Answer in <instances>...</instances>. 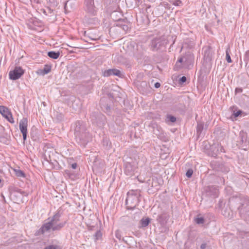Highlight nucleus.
Segmentation results:
<instances>
[{
	"instance_id": "f257e3e1",
	"label": "nucleus",
	"mask_w": 249,
	"mask_h": 249,
	"mask_svg": "<svg viewBox=\"0 0 249 249\" xmlns=\"http://www.w3.org/2000/svg\"><path fill=\"white\" fill-rule=\"evenodd\" d=\"M75 140L80 146L85 147L91 139L87 124L82 121H77L72 125Z\"/></svg>"
},
{
	"instance_id": "f03ea898",
	"label": "nucleus",
	"mask_w": 249,
	"mask_h": 249,
	"mask_svg": "<svg viewBox=\"0 0 249 249\" xmlns=\"http://www.w3.org/2000/svg\"><path fill=\"white\" fill-rule=\"evenodd\" d=\"M230 209H237L240 217L249 222V199L246 197H232L229 201Z\"/></svg>"
},
{
	"instance_id": "7ed1b4c3",
	"label": "nucleus",
	"mask_w": 249,
	"mask_h": 249,
	"mask_svg": "<svg viewBox=\"0 0 249 249\" xmlns=\"http://www.w3.org/2000/svg\"><path fill=\"white\" fill-rule=\"evenodd\" d=\"M140 195L134 191L128 192L126 199L125 204L128 210H134L138 205Z\"/></svg>"
},
{
	"instance_id": "20e7f679",
	"label": "nucleus",
	"mask_w": 249,
	"mask_h": 249,
	"mask_svg": "<svg viewBox=\"0 0 249 249\" xmlns=\"http://www.w3.org/2000/svg\"><path fill=\"white\" fill-rule=\"evenodd\" d=\"M61 216V213L58 211L51 218H49L52 225L53 231H60L67 223V221L60 222Z\"/></svg>"
},
{
	"instance_id": "39448f33",
	"label": "nucleus",
	"mask_w": 249,
	"mask_h": 249,
	"mask_svg": "<svg viewBox=\"0 0 249 249\" xmlns=\"http://www.w3.org/2000/svg\"><path fill=\"white\" fill-rule=\"evenodd\" d=\"M26 195L25 192L18 188L13 187L10 189V199L15 203H18L22 200L23 196Z\"/></svg>"
},
{
	"instance_id": "423d86ee",
	"label": "nucleus",
	"mask_w": 249,
	"mask_h": 249,
	"mask_svg": "<svg viewBox=\"0 0 249 249\" xmlns=\"http://www.w3.org/2000/svg\"><path fill=\"white\" fill-rule=\"evenodd\" d=\"M165 40L161 38H155L151 40L150 47L152 51H157L164 46Z\"/></svg>"
},
{
	"instance_id": "0eeeda50",
	"label": "nucleus",
	"mask_w": 249,
	"mask_h": 249,
	"mask_svg": "<svg viewBox=\"0 0 249 249\" xmlns=\"http://www.w3.org/2000/svg\"><path fill=\"white\" fill-rule=\"evenodd\" d=\"M131 159H128V160L126 161L124 164V173L128 176H132L135 170L136 169V163L135 162H131L130 160Z\"/></svg>"
},
{
	"instance_id": "6e6552de",
	"label": "nucleus",
	"mask_w": 249,
	"mask_h": 249,
	"mask_svg": "<svg viewBox=\"0 0 249 249\" xmlns=\"http://www.w3.org/2000/svg\"><path fill=\"white\" fill-rule=\"evenodd\" d=\"M90 119L93 124L101 126L104 124L105 116L100 113L92 112L90 115Z\"/></svg>"
},
{
	"instance_id": "1a4fd4ad",
	"label": "nucleus",
	"mask_w": 249,
	"mask_h": 249,
	"mask_svg": "<svg viewBox=\"0 0 249 249\" xmlns=\"http://www.w3.org/2000/svg\"><path fill=\"white\" fill-rule=\"evenodd\" d=\"M85 10L90 15L94 16L97 11L94 0H85Z\"/></svg>"
},
{
	"instance_id": "9d476101",
	"label": "nucleus",
	"mask_w": 249,
	"mask_h": 249,
	"mask_svg": "<svg viewBox=\"0 0 249 249\" xmlns=\"http://www.w3.org/2000/svg\"><path fill=\"white\" fill-rule=\"evenodd\" d=\"M24 73V70L20 67H16L9 73V78L13 80L18 79Z\"/></svg>"
},
{
	"instance_id": "9b49d317",
	"label": "nucleus",
	"mask_w": 249,
	"mask_h": 249,
	"mask_svg": "<svg viewBox=\"0 0 249 249\" xmlns=\"http://www.w3.org/2000/svg\"><path fill=\"white\" fill-rule=\"evenodd\" d=\"M28 120L26 118H23L19 122V129L23 136V141L27 139Z\"/></svg>"
},
{
	"instance_id": "f8f14e48",
	"label": "nucleus",
	"mask_w": 249,
	"mask_h": 249,
	"mask_svg": "<svg viewBox=\"0 0 249 249\" xmlns=\"http://www.w3.org/2000/svg\"><path fill=\"white\" fill-rule=\"evenodd\" d=\"M211 165L215 170L218 171H221L223 173H228L230 170L229 168L224 164L220 163L217 161H213L212 162Z\"/></svg>"
},
{
	"instance_id": "ddd939ff",
	"label": "nucleus",
	"mask_w": 249,
	"mask_h": 249,
	"mask_svg": "<svg viewBox=\"0 0 249 249\" xmlns=\"http://www.w3.org/2000/svg\"><path fill=\"white\" fill-rule=\"evenodd\" d=\"M212 152V156L216 157L218 154L220 153L225 152L224 148L219 143H215L213 144L210 148Z\"/></svg>"
},
{
	"instance_id": "4468645a",
	"label": "nucleus",
	"mask_w": 249,
	"mask_h": 249,
	"mask_svg": "<svg viewBox=\"0 0 249 249\" xmlns=\"http://www.w3.org/2000/svg\"><path fill=\"white\" fill-rule=\"evenodd\" d=\"M103 75L104 77H108L111 75H115L119 77H121L122 74L120 70L115 69H112L105 70L104 71H103Z\"/></svg>"
},
{
	"instance_id": "2eb2a0df",
	"label": "nucleus",
	"mask_w": 249,
	"mask_h": 249,
	"mask_svg": "<svg viewBox=\"0 0 249 249\" xmlns=\"http://www.w3.org/2000/svg\"><path fill=\"white\" fill-rule=\"evenodd\" d=\"M137 22L138 25L142 26H146L149 23L147 17L143 14L137 17Z\"/></svg>"
},
{
	"instance_id": "dca6fc26",
	"label": "nucleus",
	"mask_w": 249,
	"mask_h": 249,
	"mask_svg": "<svg viewBox=\"0 0 249 249\" xmlns=\"http://www.w3.org/2000/svg\"><path fill=\"white\" fill-rule=\"evenodd\" d=\"M53 231V227L50 220L45 223L38 230V234H44L47 231H49L50 230Z\"/></svg>"
},
{
	"instance_id": "f3484780",
	"label": "nucleus",
	"mask_w": 249,
	"mask_h": 249,
	"mask_svg": "<svg viewBox=\"0 0 249 249\" xmlns=\"http://www.w3.org/2000/svg\"><path fill=\"white\" fill-rule=\"evenodd\" d=\"M169 218V215L166 213H163L158 216L157 221L161 225H164L166 224Z\"/></svg>"
},
{
	"instance_id": "a211bd4d",
	"label": "nucleus",
	"mask_w": 249,
	"mask_h": 249,
	"mask_svg": "<svg viewBox=\"0 0 249 249\" xmlns=\"http://www.w3.org/2000/svg\"><path fill=\"white\" fill-rule=\"evenodd\" d=\"M151 219L149 217L142 218L139 222V228H146L150 223Z\"/></svg>"
},
{
	"instance_id": "6ab92c4d",
	"label": "nucleus",
	"mask_w": 249,
	"mask_h": 249,
	"mask_svg": "<svg viewBox=\"0 0 249 249\" xmlns=\"http://www.w3.org/2000/svg\"><path fill=\"white\" fill-rule=\"evenodd\" d=\"M30 135L33 141H36L39 139V134L37 129L33 127L31 130Z\"/></svg>"
},
{
	"instance_id": "aec40b11",
	"label": "nucleus",
	"mask_w": 249,
	"mask_h": 249,
	"mask_svg": "<svg viewBox=\"0 0 249 249\" xmlns=\"http://www.w3.org/2000/svg\"><path fill=\"white\" fill-rule=\"evenodd\" d=\"M204 128V123L201 122H197L196 126V134L199 137Z\"/></svg>"
},
{
	"instance_id": "412c9836",
	"label": "nucleus",
	"mask_w": 249,
	"mask_h": 249,
	"mask_svg": "<svg viewBox=\"0 0 249 249\" xmlns=\"http://www.w3.org/2000/svg\"><path fill=\"white\" fill-rule=\"evenodd\" d=\"M60 55L59 52H55V51H50L48 52V56L50 58L56 59L59 57Z\"/></svg>"
},
{
	"instance_id": "4be33fe9",
	"label": "nucleus",
	"mask_w": 249,
	"mask_h": 249,
	"mask_svg": "<svg viewBox=\"0 0 249 249\" xmlns=\"http://www.w3.org/2000/svg\"><path fill=\"white\" fill-rule=\"evenodd\" d=\"M200 215V214H198L197 216L194 218L195 223L198 225L203 224L205 222L204 217Z\"/></svg>"
},
{
	"instance_id": "5701e85b",
	"label": "nucleus",
	"mask_w": 249,
	"mask_h": 249,
	"mask_svg": "<svg viewBox=\"0 0 249 249\" xmlns=\"http://www.w3.org/2000/svg\"><path fill=\"white\" fill-rule=\"evenodd\" d=\"M127 6L129 8H134L137 6L136 0H125Z\"/></svg>"
},
{
	"instance_id": "b1692460",
	"label": "nucleus",
	"mask_w": 249,
	"mask_h": 249,
	"mask_svg": "<svg viewBox=\"0 0 249 249\" xmlns=\"http://www.w3.org/2000/svg\"><path fill=\"white\" fill-rule=\"evenodd\" d=\"M9 112L10 111L6 107L0 106V113H1L3 117L7 115V114H8Z\"/></svg>"
},
{
	"instance_id": "393cba45",
	"label": "nucleus",
	"mask_w": 249,
	"mask_h": 249,
	"mask_svg": "<svg viewBox=\"0 0 249 249\" xmlns=\"http://www.w3.org/2000/svg\"><path fill=\"white\" fill-rule=\"evenodd\" d=\"M51 70V67L48 65H45V67L43 68V69L41 70V73L43 75L46 74L50 72Z\"/></svg>"
},
{
	"instance_id": "a878e982",
	"label": "nucleus",
	"mask_w": 249,
	"mask_h": 249,
	"mask_svg": "<svg viewBox=\"0 0 249 249\" xmlns=\"http://www.w3.org/2000/svg\"><path fill=\"white\" fill-rule=\"evenodd\" d=\"M14 171L16 174V175L17 177H25L24 173L22 171H21L19 169H14Z\"/></svg>"
},
{
	"instance_id": "bb28decb",
	"label": "nucleus",
	"mask_w": 249,
	"mask_h": 249,
	"mask_svg": "<svg viewBox=\"0 0 249 249\" xmlns=\"http://www.w3.org/2000/svg\"><path fill=\"white\" fill-rule=\"evenodd\" d=\"M240 137H241V141L242 143L247 141V134L244 133H240Z\"/></svg>"
},
{
	"instance_id": "cd10ccee",
	"label": "nucleus",
	"mask_w": 249,
	"mask_h": 249,
	"mask_svg": "<svg viewBox=\"0 0 249 249\" xmlns=\"http://www.w3.org/2000/svg\"><path fill=\"white\" fill-rule=\"evenodd\" d=\"M229 49H227L226 51V59L228 63H231L232 62V60L231 59V56L230 55V53L229 52Z\"/></svg>"
},
{
	"instance_id": "c85d7f7f",
	"label": "nucleus",
	"mask_w": 249,
	"mask_h": 249,
	"mask_svg": "<svg viewBox=\"0 0 249 249\" xmlns=\"http://www.w3.org/2000/svg\"><path fill=\"white\" fill-rule=\"evenodd\" d=\"M167 119L168 121H170L172 123H175L176 121V118L171 115H167Z\"/></svg>"
},
{
	"instance_id": "c756f323",
	"label": "nucleus",
	"mask_w": 249,
	"mask_h": 249,
	"mask_svg": "<svg viewBox=\"0 0 249 249\" xmlns=\"http://www.w3.org/2000/svg\"><path fill=\"white\" fill-rule=\"evenodd\" d=\"M102 236V233L100 231H97L94 234L95 239L98 240Z\"/></svg>"
},
{
	"instance_id": "7c9ffc66",
	"label": "nucleus",
	"mask_w": 249,
	"mask_h": 249,
	"mask_svg": "<svg viewBox=\"0 0 249 249\" xmlns=\"http://www.w3.org/2000/svg\"><path fill=\"white\" fill-rule=\"evenodd\" d=\"M44 249H61V248L57 245H49L46 247Z\"/></svg>"
},
{
	"instance_id": "2f4dec72",
	"label": "nucleus",
	"mask_w": 249,
	"mask_h": 249,
	"mask_svg": "<svg viewBox=\"0 0 249 249\" xmlns=\"http://www.w3.org/2000/svg\"><path fill=\"white\" fill-rule=\"evenodd\" d=\"M102 102H103V100H101V103H100L101 105L102 108L103 109H105L107 111H109L110 109V107L109 106H108L107 105H103L102 104Z\"/></svg>"
},
{
	"instance_id": "473e14b6",
	"label": "nucleus",
	"mask_w": 249,
	"mask_h": 249,
	"mask_svg": "<svg viewBox=\"0 0 249 249\" xmlns=\"http://www.w3.org/2000/svg\"><path fill=\"white\" fill-rule=\"evenodd\" d=\"M187 56L181 57L178 60L177 63H182L183 62H186L187 61Z\"/></svg>"
},
{
	"instance_id": "72a5a7b5",
	"label": "nucleus",
	"mask_w": 249,
	"mask_h": 249,
	"mask_svg": "<svg viewBox=\"0 0 249 249\" xmlns=\"http://www.w3.org/2000/svg\"><path fill=\"white\" fill-rule=\"evenodd\" d=\"M193 173V170L192 169H189L187 171L186 176L187 177L190 178L192 176Z\"/></svg>"
},
{
	"instance_id": "f704fd0d",
	"label": "nucleus",
	"mask_w": 249,
	"mask_h": 249,
	"mask_svg": "<svg viewBox=\"0 0 249 249\" xmlns=\"http://www.w3.org/2000/svg\"><path fill=\"white\" fill-rule=\"evenodd\" d=\"M242 113V111L241 110H239L236 112L234 111L232 115H233L234 118H237L240 115H241Z\"/></svg>"
},
{
	"instance_id": "c9c22d12",
	"label": "nucleus",
	"mask_w": 249,
	"mask_h": 249,
	"mask_svg": "<svg viewBox=\"0 0 249 249\" xmlns=\"http://www.w3.org/2000/svg\"><path fill=\"white\" fill-rule=\"evenodd\" d=\"M186 77L184 76H182L181 78H180L179 80V83L180 84H182L184 82L186 81Z\"/></svg>"
},
{
	"instance_id": "e433bc0d",
	"label": "nucleus",
	"mask_w": 249,
	"mask_h": 249,
	"mask_svg": "<svg viewBox=\"0 0 249 249\" xmlns=\"http://www.w3.org/2000/svg\"><path fill=\"white\" fill-rule=\"evenodd\" d=\"M117 14V12L116 11H114L113 12L111 13V15H110V16L111 17V18L113 19V20H119L120 19V18H114V17L115 16H116Z\"/></svg>"
},
{
	"instance_id": "4c0bfd02",
	"label": "nucleus",
	"mask_w": 249,
	"mask_h": 249,
	"mask_svg": "<svg viewBox=\"0 0 249 249\" xmlns=\"http://www.w3.org/2000/svg\"><path fill=\"white\" fill-rule=\"evenodd\" d=\"M173 4L176 6H179L181 4V1L180 0H176L174 1Z\"/></svg>"
},
{
	"instance_id": "58836bf2",
	"label": "nucleus",
	"mask_w": 249,
	"mask_h": 249,
	"mask_svg": "<svg viewBox=\"0 0 249 249\" xmlns=\"http://www.w3.org/2000/svg\"><path fill=\"white\" fill-rule=\"evenodd\" d=\"M242 91H243V89L241 88H236L235 89V94H237L238 93H241Z\"/></svg>"
},
{
	"instance_id": "ea45409f",
	"label": "nucleus",
	"mask_w": 249,
	"mask_h": 249,
	"mask_svg": "<svg viewBox=\"0 0 249 249\" xmlns=\"http://www.w3.org/2000/svg\"><path fill=\"white\" fill-rule=\"evenodd\" d=\"M10 116H12V115L11 112L10 111V112H8V114H7V115H6L4 117L5 118H6V119L7 120V121H8V120H9V119H10Z\"/></svg>"
},
{
	"instance_id": "a19ab883",
	"label": "nucleus",
	"mask_w": 249,
	"mask_h": 249,
	"mask_svg": "<svg viewBox=\"0 0 249 249\" xmlns=\"http://www.w3.org/2000/svg\"><path fill=\"white\" fill-rule=\"evenodd\" d=\"M121 28H122V29H123V30L125 31H127V30H128V28H128V26H127V25H122L121 26Z\"/></svg>"
},
{
	"instance_id": "79ce46f5",
	"label": "nucleus",
	"mask_w": 249,
	"mask_h": 249,
	"mask_svg": "<svg viewBox=\"0 0 249 249\" xmlns=\"http://www.w3.org/2000/svg\"><path fill=\"white\" fill-rule=\"evenodd\" d=\"M222 213H223V214L224 215H225L226 217H228L229 216V215H230L229 213H227L226 211L225 210H222Z\"/></svg>"
},
{
	"instance_id": "37998d69",
	"label": "nucleus",
	"mask_w": 249,
	"mask_h": 249,
	"mask_svg": "<svg viewBox=\"0 0 249 249\" xmlns=\"http://www.w3.org/2000/svg\"><path fill=\"white\" fill-rule=\"evenodd\" d=\"M206 247H207V244L205 243H204L201 245L200 248V249H205L206 248Z\"/></svg>"
},
{
	"instance_id": "c03bdc74",
	"label": "nucleus",
	"mask_w": 249,
	"mask_h": 249,
	"mask_svg": "<svg viewBox=\"0 0 249 249\" xmlns=\"http://www.w3.org/2000/svg\"><path fill=\"white\" fill-rule=\"evenodd\" d=\"M245 58L249 60V51H248L246 52L245 53Z\"/></svg>"
},
{
	"instance_id": "a18cd8bd",
	"label": "nucleus",
	"mask_w": 249,
	"mask_h": 249,
	"mask_svg": "<svg viewBox=\"0 0 249 249\" xmlns=\"http://www.w3.org/2000/svg\"><path fill=\"white\" fill-rule=\"evenodd\" d=\"M160 83H159V82H156V83H155V84H154V87H155V88L158 89V88H160Z\"/></svg>"
},
{
	"instance_id": "49530a36",
	"label": "nucleus",
	"mask_w": 249,
	"mask_h": 249,
	"mask_svg": "<svg viewBox=\"0 0 249 249\" xmlns=\"http://www.w3.org/2000/svg\"><path fill=\"white\" fill-rule=\"evenodd\" d=\"M8 121H9L10 123H12V124H14V122H14V119H13V118L12 116H10V119H9V120H8Z\"/></svg>"
},
{
	"instance_id": "de8ad7c7",
	"label": "nucleus",
	"mask_w": 249,
	"mask_h": 249,
	"mask_svg": "<svg viewBox=\"0 0 249 249\" xmlns=\"http://www.w3.org/2000/svg\"><path fill=\"white\" fill-rule=\"evenodd\" d=\"M77 164L76 163H72L71 165V167L73 169H75L77 167Z\"/></svg>"
},
{
	"instance_id": "09e8293b",
	"label": "nucleus",
	"mask_w": 249,
	"mask_h": 249,
	"mask_svg": "<svg viewBox=\"0 0 249 249\" xmlns=\"http://www.w3.org/2000/svg\"><path fill=\"white\" fill-rule=\"evenodd\" d=\"M142 0H136L137 6H139L140 4L142 3Z\"/></svg>"
},
{
	"instance_id": "8fccbe9b",
	"label": "nucleus",
	"mask_w": 249,
	"mask_h": 249,
	"mask_svg": "<svg viewBox=\"0 0 249 249\" xmlns=\"http://www.w3.org/2000/svg\"><path fill=\"white\" fill-rule=\"evenodd\" d=\"M3 130H4V127L2 125H0V132H1V133L3 131Z\"/></svg>"
},
{
	"instance_id": "3c124183",
	"label": "nucleus",
	"mask_w": 249,
	"mask_h": 249,
	"mask_svg": "<svg viewBox=\"0 0 249 249\" xmlns=\"http://www.w3.org/2000/svg\"><path fill=\"white\" fill-rule=\"evenodd\" d=\"M68 3H69V1H67L65 3V7H64L65 10H67V6H68Z\"/></svg>"
},
{
	"instance_id": "603ef678",
	"label": "nucleus",
	"mask_w": 249,
	"mask_h": 249,
	"mask_svg": "<svg viewBox=\"0 0 249 249\" xmlns=\"http://www.w3.org/2000/svg\"><path fill=\"white\" fill-rule=\"evenodd\" d=\"M141 84L143 86H147V84L145 82H142L141 83Z\"/></svg>"
},
{
	"instance_id": "864d4df0",
	"label": "nucleus",
	"mask_w": 249,
	"mask_h": 249,
	"mask_svg": "<svg viewBox=\"0 0 249 249\" xmlns=\"http://www.w3.org/2000/svg\"><path fill=\"white\" fill-rule=\"evenodd\" d=\"M2 197L3 198V201L4 203H6V200H5V197L3 196V195H2Z\"/></svg>"
},
{
	"instance_id": "5fc2aeb1",
	"label": "nucleus",
	"mask_w": 249,
	"mask_h": 249,
	"mask_svg": "<svg viewBox=\"0 0 249 249\" xmlns=\"http://www.w3.org/2000/svg\"><path fill=\"white\" fill-rule=\"evenodd\" d=\"M60 120H61V118H62V115H61V114H60Z\"/></svg>"
},
{
	"instance_id": "6e6d98bb",
	"label": "nucleus",
	"mask_w": 249,
	"mask_h": 249,
	"mask_svg": "<svg viewBox=\"0 0 249 249\" xmlns=\"http://www.w3.org/2000/svg\"><path fill=\"white\" fill-rule=\"evenodd\" d=\"M89 37L91 40H94V38H91V37Z\"/></svg>"
},
{
	"instance_id": "4d7b16f0",
	"label": "nucleus",
	"mask_w": 249,
	"mask_h": 249,
	"mask_svg": "<svg viewBox=\"0 0 249 249\" xmlns=\"http://www.w3.org/2000/svg\"><path fill=\"white\" fill-rule=\"evenodd\" d=\"M85 36H86V32H85Z\"/></svg>"
},
{
	"instance_id": "13d9d810",
	"label": "nucleus",
	"mask_w": 249,
	"mask_h": 249,
	"mask_svg": "<svg viewBox=\"0 0 249 249\" xmlns=\"http://www.w3.org/2000/svg\"><path fill=\"white\" fill-rule=\"evenodd\" d=\"M221 202H219L220 207L221 206Z\"/></svg>"
}]
</instances>
